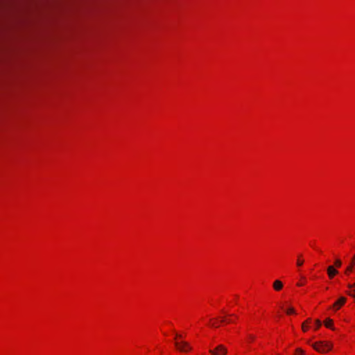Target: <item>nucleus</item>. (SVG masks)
<instances>
[{
    "label": "nucleus",
    "instance_id": "1",
    "mask_svg": "<svg viewBox=\"0 0 355 355\" xmlns=\"http://www.w3.org/2000/svg\"><path fill=\"white\" fill-rule=\"evenodd\" d=\"M313 347L318 352L324 353L331 350L332 345L329 343L318 342L312 345Z\"/></svg>",
    "mask_w": 355,
    "mask_h": 355
},
{
    "label": "nucleus",
    "instance_id": "2",
    "mask_svg": "<svg viewBox=\"0 0 355 355\" xmlns=\"http://www.w3.org/2000/svg\"><path fill=\"white\" fill-rule=\"evenodd\" d=\"M209 352L211 355H226L227 349L223 345H218L216 348L209 349Z\"/></svg>",
    "mask_w": 355,
    "mask_h": 355
},
{
    "label": "nucleus",
    "instance_id": "3",
    "mask_svg": "<svg viewBox=\"0 0 355 355\" xmlns=\"http://www.w3.org/2000/svg\"><path fill=\"white\" fill-rule=\"evenodd\" d=\"M175 345L177 347V349L181 352H188L191 349V347H190L189 344L185 341H175Z\"/></svg>",
    "mask_w": 355,
    "mask_h": 355
},
{
    "label": "nucleus",
    "instance_id": "4",
    "mask_svg": "<svg viewBox=\"0 0 355 355\" xmlns=\"http://www.w3.org/2000/svg\"><path fill=\"white\" fill-rule=\"evenodd\" d=\"M338 270H336L334 266H329L327 268V274L329 278H333L336 274H338Z\"/></svg>",
    "mask_w": 355,
    "mask_h": 355
},
{
    "label": "nucleus",
    "instance_id": "5",
    "mask_svg": "<svg viewBox=\"0 0 355 355\" xmlns=\"http://www.w3.org/2000/svg\"><path fill=\"white\" fill-rule=\"evenodd\" d=\"M283 288V283L280 280H275L273 282V288L275 291H280Z\"/></svg>",
    "mask_w": 355,
    "mask_h": 355
},
{
    "label": "nucleus",
    "instance_id": "6",
    "mask_svg": "<svg viewBox=\"0 0 355 355\" xmlns=\"http://www.w3.org/2000/svg\"><path fill=\"white\" fill-rule=\"evenodd\" d=\"M346 302V298L344 297H340L334 304V306H337V309H339L340 306L345 304Z\"/></svg>",
    "mask_w": 355,
    "mask_h": 355
},
{
    "label": "nucleus",
    "instance_id": "7",
    "mask_svg": "<svg viewBox=\"0 0 355 355\" xmlns=\"http://www.w3.org/2000/svg\"><path fill=\"white\" fill-rule=\"evenodd\" d=\"M324 325L328 327V328H330L331 329H334V327H333V321L332 320L328 318L325 320L324 322Z\"/></svg>",
    "mask_w": 355,
    "mask_h": 355
},
{
    "label": "nucleus",
    "instance_id": "8",
    "mask_svg": "<svg viewBox=\"0 0 355 355\" xmlns=\"http://www.w3.org/2000/svg\"><path fill=\"white\" fill-rule=\"evenodd\" d=\"M354 266L350 263L345 269V274L349 275V274L354 270Z\"/></svg>",
    "mask_w": 355,
    "mask_h": 355
},
{
    "label": "nucleus",
    "instance_id": "9",
    "mask_svg": "<svg viewBox=\"0 0 355 355\" xmlns=\"http://www.w3.org/2000/svg\"><path fill=\"white\" fill-rule=\"evenodd\" d=\"M304 351L302 349L298 348L296 349V353L295 355H304Z\"/></svg>",
    "mask_w": 355,
    "mask_h": 355
},
{
    "label": "nucleus",
    "instance_id": "10",
    "mask_svg": "<svg viewBox=\"0 0 355 355\" xmlns=\"http://www.w3.org/2000/svg\"><path fill=\"white\" fill-rule=\"evenodd\" d=\"M300 257L301 256H299L298 257V259L297 261V266H302L303 263H304V261L302 259H300Z\"/></svg>",
    "mask_w": 355,
    "mask_h": 355
},
{
    "label": "nucleus",
    "instance_id": "11",
    "mask_svg": "<svg viewBox=\"0 0 355 355\" xmlns=\"http://www.w3.org/2000/svg\"><path fill=\"white\" fill-rule=\"evenodd\" d=\"M341 265H342V262H341V261H340V259H336V261H335V266H336V267H340V266H341Z\"/></svg>",
    "mask_w": 355,
    "mask_h": 355
},
{
    "label": "nucleus",
    "instance_id": "12",
    "mask_svg": "<svg viewBox=\"0 0 355 355\" xmlns=\"http://www.w3.org/2000/svg\"><path fill=\"white\" fill-rule=\"evenodd\" d=\"M286 313H287V314L295 313V310H294V309H293V308H292V307H291V308L288 309L286 310Z\"/></svg>",
    "mask_w": 355,
    "mask_h": 355
},
{
    "label": "nucleus",
    "instance_id": "13",
    "mask_svg": "<svg viewBox=\"0 0 355 355\" xmlns=\"http://www.w3.org/2000/svg\"><path fill=\"white\" fill-rule=\"evenodd\" d=\"M321 324H322V323H321L320 320H315L316 329H318L321 326Z\"/></svg>",
    "mask_w": 355,
    "mask_h": 355
},
{
    "label": "nucleus",
    "instance_id": "14",
    "mask_svg": "<svg viewBox=\"0 0 355 355\" xmlns=\"http://www.w3.org/2000/svg\"><path fill=\"white\" fill-rule=\"evenodd\" d=\"M307 324H305V322H304L302 325V329L304 331H306L307 329H308V327L306 326Z\"/></svg>",
    "mask_w": 355,
    "mask_h": 355
},
{
    "label": "nucleus",
    "instance_id": "15",
    "mask_svg": "<svg viewBox=\"0 0 355 355\" xmlns=\"http://www.w3.org/2000/svg\"><path fill=\"white\" fill-rule=\"evenodd\" d=\"M352 263V266H355V253H354V255L353 256V257L351 259V263Z\"/></svg>",
    "mask_w": 355,
    "mask_h": 355
},
{
    "label": "nucleus",
    "instance_id": "16",
    "mask_svg": "<svg viewBox=\"0 0 355 355\" xmlns=\"http://www.w3.org/2000/svg\"><path fill=\"white\" fill-rule=\"evenodd\" d=\"M211 327H216V328H218L219 327V325H218L216 322L211 323Z\"/></svg>",
    "mask_w": 355,
    "mask_h": 355
},
{
    "label": "nucleus",
    "instance_id": "17",
    "mask_svg": "<svg viewBox=\"0 0 355 355\" xmlns=\"http://www.w3.org/2000/svg\"><path fill=\"white\" fill-rule=\"evenodd\" d=\"M182 338V335H181V334H175V339H176V338Z\"/></svg>",
    "mask_w": 355,
    "mask_h": 355
},
{
    "label": "nucleus",
    "instance_id": "18",
    "mask_svg": "<svg viewBox=\"0 0 355 355\" xmlns=\"http://www.w3.org/2000/svg\"><path fill=\"white\" fill-rule=\"evenodd\" d=\"M248 338L250 340H253L255 337L253 335H248Z\"/></svg>",
    "mask_w": 355,
    "mask_h": 355
},
{
    "label": "nucleus",
    "instance_id": "19",
    "mask_svg": "<svg viewBox=\"0 0 355 355\" xmlns=\"http://www.w3.org/2000/svg\"><path fill=\"white\" fill-rule=\"evenodd\" d=\"M348 287L350 288H353V287L355 288V283L354 284H348Z\"/></svg>",
    "mask_w": 355,
    "mask_h": 355
},
{
    "label": "nucleus",
    "instance_id": "20",
    "mask_svg": "<svg viewBox=\"0 0 355 355\" xmlns=\"http://www.w3.org/2000/svg\"><path fill=\"white\" fill-rule=\"evenodd\" d=\"M349 295H352V297H355V291H354V293H348Z\"/></svg>",
    "mask_w": 355,
    "mask_h": 355
},
{
    "label": "nucleus",
    "instance_id": "21",
    "mask_svg": "<svg viewBox=\"0 0 355 355\" xmlns=\"http://www.w3.org/2000/svg\"><path fill=\"white\" fill-rule=\"evenodd\" d=\"M304 322H305V324H309V323H310V322H311V319H310V318H309V319H308V320H306Z\"/></svg>",
    "mask_w": 355,
    "mask_h": 355
},
{
    "label": "nucleus",
    "instance_id": "22",
    "mask_svg": "<svg viewBox=\"0 0 355 355\" xmlns=\"http://www.w3.org/2000/svg\"><path fill=\"white\" fill-rule=\"evenodd\" d=\"M225 318H222V319H221V322H225Z\"/></svg>",
    "mask_w": 355,
    "mask_h": 355
},
{
    "label": "nucleus",
    "instance_id": "23",
    "mask_svg": "<svg viewBox=\"0 0 355 355\" xmlns=\"http://www.w3.org/2000/svg\"><path fill=\"white\" fill-rule=\"evenodd\" d=\"M302 284H303L297 283V286H302Z\"/></svg>",
    "mask_w": 355,
    "mask_h": 355
},
{
    "label": "nucleus",
    "instance_id": "24",
    "mask_svg": "<svg viewBox=\"0 0 355 355\" xmlns=\"http://www.w3.org/2000/svg\"><path fill=\"white\" fill-rule=\"evenodd\" d=\"M233 322V320H228L227 322Z\"/></svg>",
    "mask_w": 355,
    "mask_h": 355
},
{
    "label": "nucleus",
    "instance_id": "25",
    "mask_svg": "<svg viewBox=\"0 0 355 355\" xmlns=\"http://www.w3.org/2000/svg\"><path fill=\"white\" fill-rule=\"evenodd\" d=\"M233 322V320H228L227 322Z\"/></svg>",
    "mask_w": 355,
    "mask_h": 355
}]
</instances>
